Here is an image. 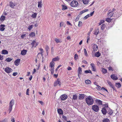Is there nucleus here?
<instances>
[{"instance_id": "obj_1", "label": "nucleus", "mask_w": 122, "mask_h": 122, "mask_svg": "<svg viewBox=\"0 0 122 122\" xmlns=\"http://www.w3.org/2000/svg\"><path fill=\"white\" fill-rule=\"evenodd\" d=\"M86 103L89 105H92L94 103V100L90 96H89L86 99Z\"/></svg>"}, {"instance_id": "obj_2", "label": "nucleus", "mask_w": 122, "mask_h": 122, "mask_svg": "<svg viewBox=\"0 0 122 122\" xmlns=\"http://www.w3.org/2000/svg\"><path fill=\"white\" fill-rule=\"evenodd\" d=\"M14 100L12 99L10 101L9 107V113H10L12 109V107L14 104Z\"/></svg>"}, {"instance_id": "obj_3", "label": "nucleus", "mask_w": 122, "mask_h": 122, "mask_svg": "<svg viewBox=\"0 0 122 122\" xmlns=\"http://www.w3.org/2000/svg\"><path fill=\"white\" fill-rule=\"evenodd\" d=\"M70 5L72 7H77L78 5V2L76 0H73L71 1L70 4Z\"/></svg>"}, {"instance_id": "obj_4", "label": "nucleus", "mask_w": 122, "mask_h": 122, "mask_svg": "<svg viewBox=\"0 0 122 122\" xmlns=\"http://www.w3.org/2000/svg\"><path fill=\"white\" fill-rule=\"evenodd\" d=\"M92 109L95 112H97L99 110V107L97 105H94L92 106Z\"/></svg>"}, {"instance_id": "obj_5", "label": "nucleus", "mask_w": 122, "mask_h": 122, "mask_svg": "<svg viewBox=\"0 0 122 122\" xmlns=\"http://www.w3.org/2000/svg\"><path fill=\"white\" fill-rule=\"evenodd\" d=\"M4 70L6 72L8 73H10L13 71V70L9 67L5 68Z\"/></svg>"}, {"instance_id": "obj_6", "label": "nucleus", "mask_w": 122, "mask_h": 122, "mask_svg": "<svg viewBox=\"0 0 122 122\" xmlns=\"http://www.w3.org/2000/svg\"><path fill=\"white\" fill-rule=\"evenodd\" d=\"M67 96L65 94L62 95L60 97L62 101L66 100L67 98Z\"/></svg>"}, {"instance_id": "obj_7", "label": "nucleus", "mask_w": 122, "mask_h": 122, "mask_svg": "<svg viewBox=\"0 0 122 122\" xmlns=\"http://www.w3.org/2000/svg\"><path fill=\"white\" fill-rule=\"evenodd\" d=\"M115 10V9H113V11L112 12H110L107 13V15L108 17H111L114 14V11Z\"/></svg>"}, {"instance_id": "obj_8", "label": "nucleus", "mask_w": 122, "mask_h": 122, "mask_svg": "<svg viewBox=\"0 0 122 122\" xmlns=\"http://www.w3.org/2000/svg\"><path fill=\"white\" fill-rule=\"evenodd\" d=\"M5 26L4 25L1 24L0 26V30L1 31H3L5 29Z\"/></svg>"}, {"instance_id": "obj_9", "label": "nucleus", "mask_w": 122, "mask_h": 122, "mask_svg": "<svg viewBox=\"0 0 122 122\" xmlns=\"http://www.w3.org/2000/svg\"><path fill=\"white\" fill-rule=\"evenodd\" d=\"M96 103L99 105H102V101L100 100L96 99L95 101Z\"/></svg>"}, {"instance_id": "obj_10", "label": "nucleus", "mask_w": 122, "mask_h": 122, "mask_svg": "<svg viewBox=\"0 0 122 122\" xmlns=\"http://www.w3.org/2000/svg\"><path fill=\"white\" fill-rule=\"evenodd\" d=\"M16 5V4L15 3H14L11 2H10V5L12 8H14Z\"/></svg>"}, {"instance_id": "obj_11", "label": "nucleus", "mask_w": 122, "mask_h": 122, "mask_svg": "<svg viewBox=\"0 0 122 122\" xmlns=\"http://www.w3.org/2000/svg\"><path fill=\"white\" fill-rule=\"evenodd\" d=\"M54 40L57 43H61L62 41V40L61 39H58L56 38Z\"/></svg>"}, {"instance_id": "obj_12", "label": "nucleus", "mask_w": 122, "mask_h": 122, "mask_svg": "<svg viewBox=\"0 0 122 122\" xmlns=\"http://www.w3.org/2000/svg\"><path fill=\"white\" fill-rule=\"evenodd\" d=\"M20 60L19 59H17L14 62L15 65L16 66H18L20 63Z\"/></svg>"}, {"instance_id": "obj_13", "label": "nucleus", "mask_w": 122, "mask_h": 122, "mask_svg": "<svg viewBox=\"0 0 122 122\" xmlns=\"http://www.w3.org/2000/svg\"><path fill=\"white\" fill-rule=\"evenodd\" d=\"M91 66L92 68V70L93 71H96V69L95 66L94 64L92 63L91 64Z\"/></svg>"}, {"instance_id": "obj_14", "label": "nucleus", "mask_w": 122, "mask_h": 122, "mask_svg": "<svg viewBox=\"0 0 122 122\" xmlns=\"http://www.w3.org/2000/svg\"><path fill=\"white\" fill-rule=\"evenodd\" d=\"M85 97V95L83 94H79L78 98L79 100L83 99Z\"/></svg>"}, {"instance_id": "obj_15", "label": "nucleus", "mask_w": 122, "mask_h": 122, "mask_svg": "<svg viewBox=\"0 0 122 122\" xmlns=\"http://www.w3.org/2000/svg\"><path fill=\"white\" fill-rule=\"evenodd\" d=\"M111 78L114 80H116L117 79V77L114 74H112L111 76Z\"/></svg>"}, {"instance_id": "obj_16", "label": "nucleus", "mask_w": 122, "mask_h": 122, "mask_svg": "<svg viewBox=\"0 0 122 122\" xmlns=\"http://www.w3.org/2000/svg\"><path fill=\"white\" fill-rule=\"evenodd\" d=\"M106 108H103L102 110V112L104 115H105L107 113V111Z\"/></svg>"}, {"instance_id": "obj_17", "label": "nucleus", "mask_w": 122, "mask_h": 122, "mask_svg": "<svg viewBox=\"0 0 122 122\" xmlns=\"http://www.w3.org/2000/svg\"><path fill=\"white\" fill-rule=\"evenodd\" d=\"M108 111L107 112V113L110 115H111L113 113L111 109L110 108H108V109H107Z\"/></svg>"}, {"instance_id": "obj_18", "label": "nucleus", "mask_w": 122, "mask_h": 122, "mask_svg": "<svg viewBox=\"0 0 122 122\" xmlns=\"http://www.w3.org/2000/svg\"><path fill=\"white\" fill-rule=\"evenodd\" d=\"M92 47L93 50L94 51H96L97 49L98 46L96 44H94L93 45Z\"/></svg>"}, {"instance_id": "obj_19", "label": "nucleus", "mask_w": 122, "mask_h": 122, "mask_svg": "<svg viewBox=\"0 0 122 122\" xmlns=\"http://www.w3.org/2000/svg\"><path fill=\"white\" fill-rule=\"evenodd\" d=\"M27 51V50H23L21 51V54L22 55L24 56L26 54Z\"/></svg>"}, {"instance_id": "obj_20", "label": "nucleus", "mask_w": 122, "mask_h": 122, "mask_svg": "<svg viewBox=\"0 0 122 122\" xmlns=\"http://www.w3.org/2000/svg\"><path fill=\"white\" fill-rule=\"evenodd\" d=\"M55 63L54 62L51 61L50 64L49 66V67H55Z\"/></svg>"}, {"instance_id": "obj_21", "label": "nucleus", "mask_w": 122, "mask_h": 122, "mask_svg": "<svg viewBox=\"0 0 122 122\" xmlns=\"http://www.w3.org/2000/svg\"><path fill=\"white\" fill-rule=\"evenodd\" d=\"M99 32V29L98 28L97 29H96L94 31V34L96 35H97Z\"/></svg>"}, {"instance_id": "obj_22", "label": "nucleus", "mask_w": 122, "mask_h": 122, "mask_svg": "<svg viewBox=\"0 0 122 122\" xmlns=\"http://www.w3.org/2000/svg\"><path fill=\"white\" fill-rule=\"evenodd\" d=\"M81 67H79L78 68V76L79 77V75L81 74Z\"/></svg>"}, {"instance_id": "obj_23", "label": "nucleus", "mask_w": 122, "mask_h": 122, "mask_svg": "<svg viewBox=\"0 0 122 122\" xmlns=\"http://www.w3.org/2000/svg\"><path fill=\"white\" fill-rule=\"evenodd\" d=\"M50 69V71L51 74L53 75L54 73V67H49Z\"/></svg>"}, {"instance_id": "obj_24", "label": "nucleus", "mask_w": 122, "mask_h": 122, "mask_svg": "<svg viewBox=\"0 0 122 122\" xmlns=\"http://www.w3.org/2000/svg\"><path fill=\"white\" fill-rule=\"evenodd\" d=\"M8 52L6 50H3L1 52L2 54H8Z\"/></svg>"}, {"instance_id": "obj_25", "label": "nucleus", "mask_w": 122, "mask_h": 122, "mask_svg": "<svg viewBox=\"0 0 122 122\" xmlns=\"http://www.w3.org/2000/svg\"><path fill=\"white\" fill-rule=\"evenodd\" d=\"M59 59V57L57 56L55 58H53L51 61H52L53 62H54V61H58Z\"/></svg>"}, {"instance_id": "obj_26", "label": "nucleus", "mask_w": 122, "mask_h": 122, "mask_svg": "<svg viewBox=\"0 0 122 122\" xmlns=\"http://www.w3.org/2000/svg\"><path fill=\"white\" fill-rule=\"evenodd\" d=\"M57 111L58 113L60 114H63V112L62 110L61 109H58Z\"/></svg>"}, {"instance_id": "obj_27", "label": "nucleus", "mask_w": 122, "mask_h": 122, "mask_svg": "<svg viewBox=\"0 0 122 122\" xmlns=\"http://www.w3.org/2000/svg\"><path fill=\"white\" fill-rule=\"evenodd\" d=\"M77 99V96L76 94L74 95L73 96L72 99L73 100H76Z\"/></svg>"}, {"instance_id": "obj_28", "label": "nucleus", "mask_w": 122, "mask_h": 122, "mask_svg": "<svg viewBox=\"0 0 122 122\" xmlns=\"http://www.w3.org/2000/svg\"><path fill=\"white\" fill-rule=\"evenodd\" d=\"M35 33L34 32H31L29 35V36L32 37H33L34 36H35Z\"/></svg>"}, {"instance_id": "obj_29", "label": "nucleus", "mask_w": 122, "mask_h": 122, "mask_svg": "<svg viewBox=\"0 0 122 122\" xmlns=\"http://www.w3.org/2000/svg\"><path fill=\"white\" fill-rule=\"evenodd\" d=\"M62 10H64L67 9V7L64 5H62Z\"/></svg>"}, {"instance_id": "obj_30", "label": "nucleus", "mask_w": 122, "mask_h": 122, "mask_svg": "<svg viewBox=\"0 0 122 122\" xmlns=\"http://www.w3.org/2000/svg\"><path fill=\"white\" fill-rule=\"evenodd\" d=\"M85 73L86 74H87L88 73H90L91 74H92L91 71L90 70L85 71Z\"/></svg>"}, {"instance_id": "obj_31", "label": "nucleus", "mask_w": 122, "mask_h": 122, "mask_svg": "<svg viewBox=\"0 0 122 122\" xmlns=\"http://www.w3.org/2000/svg\"><path fill=\"white\" fill-rule=\"evenodd\" d=\"M82 1L84 4H86L89 2V0H82Z\"/></svg>"}, {"instance_id": "obj_32", "label": "nucleus", "mask_w": 122, "mask_h": 122, "mask_svg": "<svg viewBox=\"0 0 122 122\" xmlns=\"http://www.w3.org/2000/svg\"><path fill=\"white\" fill-rule=\"evenodd\" d=\"M100 55V54L99 52H97L95 53V56L97 57H98Z\"/></svg>"}, {"instance_id": "obj_33", "label": "nucleus", "mask_w": 122, "mask_h": 122, "mask_svg": "<svg viewBox=\"0 0 122 122\" xmlns=\"http://www.w3.org/2000/svg\"><path fill=\"white\" fill-rule=\"evenodd\" d=\"M103 122H110L109 119L107 118L104 119L102 121Z\"/></svg>"}, {"instance_id": "obj_34", "label": "nucleus", "mask_w": 122, "mask_h": 122, "mask_svg": "<svg viewBox=\"0 0 122 122\" xmlns=\"http://www.w3.org/2000/svg\"><path fill=\"white\" fill-rule=\"evenodd\" d=\"M42 3V2L41 1L40 2L39 1L38 2V7L41 8V7Z\"/></svg>"}, {"instance_id": "obj_35", "label": "nucleus", "mask_w": 122, "mask_h": 122, "mask_svg": "<svg viewBox=\"0 0 122 122\" xmlns=\"http://www.w3.org/2000/svg\"><path fill=\"white\" fill-rule=\"evenodd\" d=\"M37 15V14L36 13H34L32 14L31 17L33 18H35L36 17Z\"/></svg>"}, {"instance_id": "obj_36", "label": "nucleus", "mask_w": 122, "mask_h": 122, "mask_svg": "<svg viewBox=\"0 0 122 122\" xmlns=\"http://www.w3.org/2000/svg\"><path fill=\"white\" fill-rule=\"evenodd\" d=\"M96 88L98 90H102V88L100 86L98 85H97V87H96Z\"/></svg>"}, {"instance_id": "obj_37", "label": "nucleus", "mask_w": 122, "mask_h": 122, "mask_svg": "<svg viewBox=\"0 0 122 122\" xmlns=\"http://www.w3.org/2000/svg\"><path fill=\"white\" fill-rule=\"evenodd\" d=\"M102 71L103 73L105 74L107 72V70L104 68L102 69Z\"/></svg>"}, {"instance_id": "obj_38", "label": "nucleus", "mask_w": 122, "mask_h": 122, "mask_svg": "<svg viewBox=\"0 0 122 122\" xmlns=\"http://www.w3.org/2000/svg\"><path fill=\"white\" fill-rule=\"evenodd\" d=\"M85 82L86 84H91L92 83L91 81L88 80H86Z\"/></svg>"}, {"instance_id": "obj_39", "label": "nucleus", "mask_w": 122, "mask_h": 122, "mask_svg": "<svg viewBox=\"0 0 122 122\" xmlns=\"http://www.w3.org/2000/svg\"><path fill=\"white\" fill-rule=\"evenodd\" d=\"M61 83L60 81L58 79H57L56 81L55 84H60Z\"/></svg>"}, {"instance_id": "obj_40", "label": "nucleus", "mask_w": 122, "mask_h": 122, "mask_svg": "<svg viewBox=\"0 0 122 122\" xmlns=\"http://www.w3.org/2000/svg\"><path fill=\"white\" fill-rule=\"evenodd\" d=\"M12 60V59H11V58H6V59L5 60V61L7 62H9L10 61Z\"/></svg>"}, {"instance_id": "obj_41", "label": "nucleus", "mask_w": 122, "mask_h": 122, "mask_svg": "<svg viewBox=\"0 0 122 122\" xmlns=\"http://www.w3.org/2000/svg\"><path fill=\"white\" fill-rule=\"evenodd\" d=\"M49 47L48 46H46L45 47V49L46 51V53H48V50L49 49Z\"/></svg>"}, {"instance_id": "obj_42", "label": "nucleus", "mask_w": 122, "mask_h": 122, "mask_svg": "<svg viewBox=\"0 0 122 122\" xmlns=\"http://www.w3.org/2000/svg\"><path fill=\"white\" fill-rule=\"evenodd\" d=\"M5 16H2L1 17L0 19L1 20L3 21L5 20Z\"/></svg>"}, {"instance_id": "obj_43", "label": "nucleus", "mask_w": 122, "mask_h": 122, "mask_svg": "<svg viewBox=\"0 0 122 122\" xmlns=\"http://www.w3.org/2000/svg\"><path fill=\"white\" fill-rule=\"evenodd\" d=\"M112 20V19L110 18H108L106 19V21L108 22H110Z\"/></svg>"}, {"instance_id": "obj_44", "label": "nucleus", "mask_w": 122, "mask_h": 122, "mask_svg": "<svg viewBox=\"0 0 122 122\" xmlns=\"http://www.w3.org/2000/svg\"><path fill=\"white\" fill-rule=\"evenodd\" d=\"M36 43L35 41V40H34L31 43V46H32V47H33L34 45V44L35 43Z\"/></svg>"}, {"instance_id": "obj_45", "label": "nucleus", "mask_w": 122, "mask_h": 122, "mask_svg": "<svg viewBox=\"0 0 122 122\" xmlns=\"http://www.w3.org/2000/svg\"><path fill=\"white\" fill-rule=\"evenodd\" d=\"M84 54H85V56H88V54H87V51H86V49L85 48H84Z\"/></svg>"}, {"instance_id": "obj_46", "label": "nucleus", "mask_w": 122, "mask_h": 122, "mask_svg": "<svg viewBox=\"0 0 122 122\" xmlns=\"http://www.w3.org/2000/svg\"><path fill=\"white\" fill-rule=\"evenodd\" d=\"M105 24H102L101 25V29L102 30H103L105 28Z\"/></svg>"}, {"instance_id": "obj_47", "label": "nucleus", "mask_w": 122, "mask_h": 122, "mask_svg": "<svg viewBox=\"0 0 122 122\" xmlns=\"http://www.w3.org/2000/svg\"><path fill=\"white\" fill-rule=\"evenodd\" d=\"M33 27V25H30L29 26H28V29L29 30H30Z\"/></svg>"}, {"instance_id": "obj_48", "label": "nucleus", "mask_w": 122, "mask_h": 122, "mask_svg": "<svg viewBox=\"0 0 122 122\" xmlns=\"http://www.w3.org/2000/svg\"><path fill=\"white\" fill-rule=\"evenodd\" d=\"M82 23L81 22L79 21V22L78 26L80 27L82 26Z\"/></svg>"}, {"instance_id": "obj_49", "label": "nucleus", "mask_w": 122, "mask_h": 122, "mask_svg": "<svg viewBox=\"0 0 122 122\" xmlns=\"http://www.w3.org/2000/svg\"><path fill=\"white\" fill-rule=\"evenodd\" d=\"M78 55L76 54L75 55L74 58L75 60H76L78 59Z\"/></svg>"}, {"instance_id": "obj_50", "label": "nucleus", "mask_w": 122, "mask_h": 122, "mask_svg": "<svg viewBox=\"0 0 122 122\" xmlns=\"http://www.w3.org/2000/svg\"><path fill=\"white\" fill-rule=\"evenodd\" d=\"M101 90L102 91H106L107 92H108V91L106 89V88H104V87H102V90Z\"/></svg>"}, {"instance_id": "obj_51", "label": "nucleus", "mask_w": 122, "mask_h": 122, "mask_svg": "<svg viewBox=\"0 0 122 122\" xmlns=\"http://www.w3.org/2000/svg\"><path fill=\"white\" fill-rule=\"evenodd\" d=\"M121 84H115L116 86L118 88H119L121 86Z\"/></svg>"}, {"instance_id": "obj_52", "label": "nucleus", "mask_w": 122, "mask_h": 122, "mask_svg": "<svg viewBox=\"0 0 122 122\" xmlns=\"http://www.w3.org/2000/svg\"><path fill=\"white\" fill-rule=\"evenodd\" d=\"M29 88L27 89V91H26V94L27 95H29Z\"/></svg>"}, {"instance_id": "obj_53", "label": "nucleus", "mask_w": 122, "mask_h": 122, "mask_svg": "<svg viewBox=\"0 0 122 122\" xmlns=\"http://www.w3.org/2000/svg\"><path fill=\"white\" fill-rule=\"evenodd\" d=\"M7 120L6 119H4L3 120L0 121V122H7Z\"/></svg>"}, {"instance_id": "obj_54", "label": "nucleus", "mask_w": 122, "mask_h": 122, "mask_svg": "<svg viewBox=\"0 0 122 122\" xmlns=\"http://www.w3.org/2000/svg\"><path fill=\"white\" fill-rule=\"evenodd\" d=\"M104 108H106V109H108V108H109L108 107V106L107 104H105L104 106Z\"/></svg>"}, {"instance_id": "obj_55", "label": "nucleus", "mask_w": 122, "mask_h": 122, "mask_svg": "<svg viewBox=\"0 0 122 122\" xmlns=\"http://www.w3.org/2000/svg\"><path fill=\"white\" fill-rule=\"evenodd\" d=\"M89 14H88L86 16L84 17V19H86L87 18H88L89 17Z\"/></svg>"}, {"instance_id": "obj_56", "label": "nucleus", "mask_w": 122, "mask_h": 122, "mask_svg": "<svg viewBox=\"0 0 122 122\" xmlns=\"http://www.w3.org/2000/svg\"><path fill=\"white\" fill-rule=\"evenodd\" d=\"M79 15L77 16L75 20L76 22L79 19Z\"/></svg>"}, {"instance_id": "obj_57", "label": "nucleus", "mask_w": 122, "mask_h": 122, "mask_svg": "<svg viewBox=\"0 0 122 122\" xmlns=\"http://www.w3.org/2000/svg\"><path fill=\"white\" fill-rule=\"evenodd\" d=\"M64 23L63 22H61L60 24V27H61L63 25Z\"/></svg>"}, {"instance_id": "obj_58", "label": "nucleus", "mask_w": 122, "mask_h": 122, "mask_svg": "<svg viewBox=\"0 0 122 122\" xmlns=\"http://www.w3.org/2000/svg\"><path fill=\"white\" fill-rule=\"evenodd\" d=\"M18 74V73L17 72H14L13 73V76H16Z\"/></svg>"}, {"instance_id": "obj_59", "label": "nucleus", "mask_w": 122, "mask_h": 122, "mask_svg": "<svg viewBox=\"0 0 122 122\" xmlns=\"http://www.w3.org/2000/svg\"><path fill=\"white\" fill-rule=\"evenodd\" d=\"M62 118L63 119H64L65 120H66L67 119L66 117L65 116H62Z\"/></svg>"}, {"instance_id": "obj_60", "label": "nucleus", "mask_w": 122, "mask_h": 122, "mask_svg": "<svg viewBox=\"0 0 122 122\" xmlns=\"http://www.w3.org/2000/svg\"><path fill=\"white\" fill-rule=\"evenodd\" d=\"M25 34H23L21 35V38L22 39L24 38L25 37Z\"/></svg>"}, {"instance_id": "obj_61", "label": "nucleus", "mask_w": 122, "mask_h": 122, "mask_svg": "<svg viewBox=\"0 0 122 122\" xmlns=\"http://www.w3.org/2000/svg\"><path fill=\"white\" fill-rule=\"evenodd\" d=\"M90 37L89 36H88L87 37V41H86V42H87V43H88V41L90 40Z\"/></svg>"}, {"instance_id": "obj_62", "label": "nucleus", "mask_w": 122, "mask_h": 122, "mask_svg": "<svg viewBox=\"0 0 122 122\" xmlns=\"http://www.w3.org/2000/svg\"><path fill=\"white\" fill-rule=\"evenodd\" d=\"M108 69L110 71H113V69L111 67H109L108 68Z\"/></svg>"}, {"instance_id": "obj_63", "label": "nucleus", "mask_w": 122, "mask_h": 122, "mask_svg": "<svg viewBox=\"0 0 122 122\" xmlns=\"http://www.w3.org/2000/svg\"><path fill=\"white\" fill-rule=\"evenodd\" d=\"M113 84H110V86L113 90H114L115 89V88L113 86Z\"/></svg>"}, {"instance_id": "obj_64", "label": "nucleus", "mask_w": 122, "mask_h": 122, "mask_svg": "<svg viewBox=\"0 0 122 122\" xmlns=\"http://www.w3.org/2000/svg\"><path fill=\"white\" fill-rule=\"evenodd\" d=\"M3 56H1L0 55V60H3Z\"/></svg>"}]
</instances>
